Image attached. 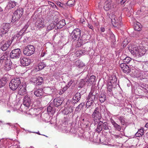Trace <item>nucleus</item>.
Listing matches in <instances>:
<instances>
[{
    "label": "nucleus",
    "instance_id": "aec40b11",
    "mask_svg": "<svg viewBox=\"0 0 148 148\" xmlns=\"http://www.w3.org/2000/svg\"><path fill=\"white\" fill-rule=\"evenodd\" d=\"M81 97L80 93H76V94L73 98V101L72 102L73 103H77L80 100Z\"/></svg>",
    "mask_w": 148,
    "mask_h": 148
},
{
    "label": "nucleus",
    "instance_id": "338daca9",
    "mask_svg": "<svg viewBox=\"0 0 148 148\" xmlns=\"http://www.w3.org/2000/svg\"><path fill=\"white\" fill-rule=\"evenodd\" d=\"M50 3H51V7H52L53 8H55V7L56 8H57V6H56V5L54 4L53 3V2H49Z\"/></svg>",
    "mask_w": 148,
    "mask_h": 148
},
{
    "label": "nucleus",
    "instance_id": "3c124183",
    "mask_svg": "<svg viewBox=\"0 0 148 148\" xmlns=\"http://www.w3.org/2000/svg\"><path fill=\"white\" fill-rule=\"evenodd\" d=\"M19 91L21 92H25L26 91V87L25 86H22L19 90Z\"/></svg>",
    "mask_w": 148,
    "mask_h": 148
},
{
    "label": "nucleus",
    "instance_id": "6e6552de",
    "mask_svg": "<svg viewBox=\"0 0 148 148\" xmlns=\"http://www.w3.org/2000/svg\"><path fill=\"white\" fill-rule=\"evenodd\" d=\"M23 12V10L22 8H19L16 10L14 12L12 17V19L16 21L18 20L22 16Z\"/></svg>",
    "mask_w": 148,
    "mask_h": 148
},
{
    "label": "nucleus",
    "instance_id": "b1692460",
    "mask_svg": "<svg viewBox=\"0 0 148 148\" xmlns=\"http://www.w3.org/2000/svg\"><path fill=\"white\" fill-rule=\"evenodd\" d=\"M95 76L94 75H92L90 76V79L88 81V79H86L87 80V83L88 85H91L92 84H94L95 80Z\"/></svg>",
    "mask_w": 148,
    "mask_h": 148
},
{
    "label": "nucleus",
    "instance_id": "9d476101",
    "mask_svg": "<svg viewBox=\"0 0 148 148\" xmlns=\"http://www.w3.org/2000/svg\"><path fill=\"white\" fill-rule=\"evenodd\" d=\"M21 51L20 49L17 48L12 50L10 54V56L12 59L19 58L21 55Z\"/></svg>",
    "mask_w": 148,
    "mask_h": 148
},
{
    "label": "nucleus",
    "instance_id": "a19ab883",
    "mask_svg": "<svg viewBox=\"0 0 148 148\" xmlns=\"http://www.w3.org/2000/svg\"><path fill=\"white\" fill-rule=\"evenodd\" d=\"M84 105V103H80L76 108L75 110L77 111H78L82 109Z\"/></svg>",
    "mask_w": 148,
    "mask_h": 148
},
{
    "label": "nucleus",
    "instance_id": "680f3d73",
    "mask_svg": "<svg viewBox=\"0 0 148 148\" xmlns=\"http://www.w3.org/2000/svg\"><path fill=\"white\" fill-rule=\"evenodd\" d=\"M74 82V80H71L69 82L67 85L68 87H69Z\"/></svg>",
    "mask_w": 148,
    "mask_h": 148
},
{
    "label": "nucleus",
    "instance_id": "c85d7f7f",
    "mask_svg": "<svg viewBox=\"0 0 148 148\" xmlns=\"http://www.w3.org/2000/svg\"><path fill=\"white\" fill-rule=\"evenodd\" d=\"M10 27V24L8 23H4L3 24L2 28L5 29L6 32H8V30Z\"/></svg>",
    "mask_w": 148,
    "mask_h": 148
},
{
    "label": "nucleus",
    "instance_id": "58836bf2",
    "mask_svg": "<svg viewBox=\"0 0 148 148\" xmlns=\"http://www.w3.org/2000/svg\"><path fill=\"white\" fill-rule=\"evenodd\" d=\"M114 86L111 83L108 82L107 84V88L109 92H111L112 91V90Z\"/></svg>",
    "mask_w": 148,
    "mask_h": 148
},
{
    "label": "nucleus",
    "instance_id": "f3484780",
    "mask_svg": "<svg viewBox=\"0 0 148 148\" xmlns=\"http://www.w3.org/2000/svg\"><path fill=\"white\" fill-rule=\"evenodd\" d=\"M109 83H111L112 84L115 86L117 84V79L115 75L111 76L108 82Z\"/></svg>",
    "mask_w": 148,
    "mask_h": 148
},
{
    "label": "nucleus",
    "instance_id": "ea45409f",
    "mask_svg": "<svg viewBox=\"0 0 148 148\" xmlns=\"http://www.w3.org/2000/svg\"><path fill=\"white\" fill-rule=\"evenodd\" d=\"M122 70L125 73H130V69L129 66L127 65L125 66Z\"/></svg>",
    "mask_w": 148,
    "mask_h": 148
},
{
    "label": "nucleus",
    "instance_id": "6ab92c4d",
    "mask_svg": "<svg viewBox=\"0 0 148 148\" xmlns=\"http://www.w3.org/2000/svg\"><path fill=\"white\" fill-rule=\"evenodd\" d=\"M110 121L112 124L115 129L118 131H120L121 130V126L118 124L112 118H111Z\"/></svg>",
    "mask_w": 148,
    "mask_h": 148
},
{
    "label": "nucleus",
    "instance_id": "72a5a7b5",
    "mask_svg": "<svg viewBox=\"0 0 148 148\" xmlns=\"http://www.w3.org/2000/svg\"><path fill=\"white\" fill-rule=\"evenodd\" d=\"M46 66V64L44 62H41L39 63L38 64V67L39 70H41Z\"/></svg>",
    "mask_w": 148,
    "mask_h": 148
},
{
    "label": "nucleus",
    "instance_id": "774afa93",
    "mask_svg": "<svg viewBox=\"0 0 148 148\" xmlns=\"http://www.w3.org/2000/svg\"><path fill=\"white\" fill-rule=\"evenodd\" d=\"M69 87L68 86L66 85L65 87L63 88L62 90V91L64 92Z\"/></svg>",
    "mask_w": 148,
    "mask_h": 148
},
{
    "label": "nucleus",
    "instance_id": "5fc2aeb1",
    "mask_svg": "<svg viewBox=\"0 0 148 148\" xmlns=\"http://www.w3.org/2000/svg\"><path fill=\"white\" fill-rule=\"evenodd\" d=\"M97 92V87L94 86H92L91 88V90L90 92Z\"/></svg>",
    "mask_w": 148,
    "mask_h": 148
},
{
    "label": "nucleus",
    "instance_id": "c756f323",
    "mask_svg": "<svg viewBox=\"0 0 148 148\" xmlns=\"http://www.w3.org/2000/svg\"><path fill=\"white\" fill-rule=\"evenodd\" d=\"M75 64L79 68L83 67L84 65V63L79 60L76 61L75 62Z\"/></svg>",
    "mask_w": 148,
    "mask_h": 148
},
{
    "label": "nucleus",
    "instance_id": "5701e85b",
    "mask_svg": "<svg viewBox=\"0 0 148 148\" xmlns=\"http://www.w3.org/2000/svg\"><path fill=\"white\" fill-rule=\"evenodd\" d=\"M71 103H70L69 106L64 109L65 114L67 115L68 114L72 112L73 111V107L71 106Z\"/></svg>",
    "mask_w": 148,
    "mask_h": 148
},
{
    "label": "nucleus",
    "instance_id": "a211bd4d",
    "mask_svg": "<svg viewBox=\"0 0 148 148\" xmlns=\"http://www.w3.org/2000/svg\"><path fill=\"white\" fill-rule=\"evenodd\" d=\"M65 20L63 19L56 23L57 29H60L66 25Z\"/></svg>",
    "mask_w": 148,
    "mask_h": 148
},
{
    "label": "nucleus",
    "instance_id": "f257e3e1",
    "mask_svg": "<svg viewBox=\"0 0 148 148\" xmlns=\"http://www.w3.org/2000/svg\"><path fill=\"white\" fill-rule=\"evenodd\" d=\"M128 48L132 54L135 56L141 57L143 56L146 51L144 47H136L134 45H129Z\"/></svg>",
    "mask_w": 148,
    "mask_h": 148
},
{
    "label": "nucleus",
    "instance_id": "cd10ccee",
    "mask_svg": "<svg viewBox=\"0 0 148 148\" xmlns=\"http://www.w3.org/2000/svg\"><path fill=\"white\" fill-rule=\"evenodd\" d=\"M103 129V122L100 121L98 123V125L97 128V131L98 132H100Z\"/></svg>",
    "mask_w": 148,
    "mask_h": 148
},
{
    "label": "nucleus",
    "instance_id": "f8f14e48",
    "mask_svg": "<svg viewBox=\"0 0 148 148\" xmlns=\"http://www.w3.org/2000/svg\"><path fill=\"white\" fill-rule=\"evenodd\" d=\"M44 20L43 18H40L37 20L35 23V26L36 29H39L44 27Z\"/></svg>",
    "mask_w": 148,
    "mask_h": 148
},
{
    "label": "nucleus",
    "instance_id": "0e129e2a",
    "mask_svg": "<svg viewBox=\"0 0 148 148\" xmlns=\"http://www.w3.org/2000/svg\"><path fill=\"white\" fill-rule=\"evenodd\" d=\"M138 95H135V97L137 99L138 98H142V96L139 95L140 94V93H138Z\"/></svg>",
    "mask_w": 148,
    "mask_h": 148
},
{
    "label": "nucleus",
    "instance_id": "603ef678",
    "mask_svg": "<svg viewBox=\"0 0 148 148\" xmlns=\"http://www.w3.org/2000/svg\"><path fill=\"white\" fill-rule=\"evenodd\" d=\"M42 89L41 88H37L35 89L34 90V92H42Z\"/></svg>",
    "mask_w": 148,
    "mask_h": 148
},
{
    "label": "nucleus",
    "instance_id": "2f4dec72",
    "mask_svg": "<svg viewBox=\"0 0 148 148\" xmlns=\"http://www.w3.org/2000/svg\"><path fill=\"white\" fill-rule=\"evenodd\" d=\"M16 4V3L14 1H10L8 5L9 6V9H11L14 7Z\"/></svg>",
    "mask_w": 148,
    "mask_h": 148
},
{
    "label": "nucleus",
    "instance_id": "de8ad7c7",
    "mask_svg": "<svg viewBox=\"0 0 148 148\" xmlns=\"http://www.w3.org/2000/svg\"><path fill=\"white\" fill-rule=\"evenodd\" d=\"M85 53V51L84 50H79L77 51V53L79 54V55H82L83 54H84Z\"/></svg>",
    "mask_w": 148,
    "mask_h": 148
},
{
    "label": "nucleus",
    "instance_id": "39448f33",
    "mask_svg": "<svg viewBox=\"0 0 148 148\" xmlns=\"http://www.w3.org/2000/svg\"><path fill=\"white\" fill-rule=\"evenodd\" d=\"M81 30L78 28L75 29L72 32L69 37L71 40L74 41L80 38L81 34Z\"/></svg>",
    "mask_w": 148,
    "mask_h": 148
},
{
    "label": "nucleus",
    "instance_id": "69168bd1",
    "mask_svg": "<svg viewBox=\"0 0 148 148\" xmlns=\"http://www.w3.org/2000/svg\"><path fill=\"white\" fill-rule=\"evenodd\" d=\"M6 102L5 100V99H2L0 101V103L1 104L5 103Z\"/></svg>",
    "mask_w": 148,
    "mask_h": 148
},
{
    "label": "nucleus",
    "instance_id": "4c0bfd02",
    "mask_svg": "<svg viewBox=\"0 0 148 148\" xmlns=\"http://www.w3.org/2000/svg\"><path fill=\"white\" fill-rule=\"evenodd\" d=\"M55 24L54 23H52L50 24L47 27V31H49L53 29L55 27Z\"/></svg>",
    "mask_w": 148,
    "mask_h": 148
},
{
    "label": "nucleus",
    "instance_id": "dca6fc26",
    "mask_svg": "<svg viewBox=\"0 0 148 148\" xmlns=\"http://www.w3.org/2000/svg\"><path fill=\"white\" fill-rule=\"evenodd\" d=\"M21 31L17 32L14 36L12 38V41L16 40V41L18 42L20 39L21 38V36L23 34Z\"/></svg>",
    "mask_w": 148,
    "mask_h": 148
},
{
    "label": "nucleus",
    "instance_id": "8fccbe9b",
    "mask_svg": "<svg viewBox=\"0 0 148 148\" xmlns=\"http://www.w3.org/2000/svg\"><path fill=\"white\" fill-rule=\"evenodd\" d=\"M56 4H57L58 6L61 8H64L65 6V5L64 4L62 3H61L59 1H57L56 2Z\"/></svg>",
    "mask_w": 148,
    "mask_h": 148
},
{
    "label": "nucleus",
    "instance_id": "412c9836",
    "mask_svg": "<svg viewBox=\"0 0 148 148\" xmlns=\"http://www.w3.org/2000/svg\"><path fill=\"white\" fill-rule=\"evenodd\" d=\"M144 128L142 127H141L138 129V132L135 134V136L137 137L142 136L144 134Z\"/></svg>",
    "mask_w": 148,
    "mask_h": 148
},
{
    "label": "nucleus",
    "instance_id": "2eb2a0df",
    "mask_svg": "<svg viewBox=\"0 0 148 148\" xmlns=\"http://www.w3.org/2000/svg\"><path fill=\"white\" fill-rule=\"evenodd\" d=\"M31 101L29 97L27 95L25 96L23 99L24 105L27 107H29L31 104Z\"/></svg>",
    "mask_w": 148,
    "mask_h": 148
},
{
    "label": "nucleus",
    "instance_id": "4468645a",
    "mask_svg": "<svg viewBox=\"0 0 148 148\" xmlns=\"http://www.w3.org/2000/svg\"><path fill=\"white\" fill-rule=\"evenodd\" d=\"M143 72H140L136 69H132L130 71V73L134 77H138L141 76Z\"/></svg>",
    "mask_w": 148,
    "mask_h": 148
},
{
    "label": "nucleus",
    "instance_id": "c03bdc74",
    "mask_svg": "<svg viewBox=\"0 0 148 148\" xmlns=\"http://www.w3.org/2000/svg\"><path fill=\"white\" fill-rule=\"evenodd\" d=\"M75 0H70L66 4L69 6H73L75 5Z\"/></svg>",
    "mask_w": 148,
    "mask_h": 148
},
{
    "label": "nucleus",
    "instance_id": "473e14b6",
    "mask_svg": "<svg viewBox=\"0 0 148 148\" xmlns=\"http://www.w3.org/2000/svg\"><path fill=\"white\" fill-rule=\"evenodd\" d=\"M93 93H89L87 97V99L90 101H93L95 98V95L93 94Z\"/></svg>",
    "mask_w": 148,
    "mask_h": 148
},
{
    "label": "nucleus",
    "instance_id": "f03ea898",
    "mask_svg": "<svg viewBox=\"0 0 148 148\" xmlns=\"http://www.w3.org/2000/svg\"><path fill=\"white\" fill-rule=\"evenodd\" d=\"M0 63L4 66L5 70L9 71L11 69L12 62L8 57L7 52L3 53L0 58Z\"/></svg>",
    "mask_w": 148,
    "mask_h": 148
},
{
    "label": "nucleus",
    "instance_id": "864d4df0",
    "mask_svg": "<svg viewBox=\"0 0 148 148\" xmlns=\"http://www.w3.org/2000/svg\"><path fill=\"white\" fill-rule=\"evenodd\" d=\"M48 90H50V91L52 92H56L57 89L54 87H50L48 88Z\"/></svg>",
    "mask_w": 148,
    "mask_h": 148
},
{
    "label": "nucleus",
    "instance_id": "a878e982",
    "mask_svg": "<svg viewBox=\"0 0 148 148\" xmlns=\"http://www.w3.org/2000/svg\"><path fill=\"white\" fill-rule=\"evenodd\" d=\"M10 41L6 42L1 48L3 51H5L10 46Z\"/></svg>",
    "mask_w": 148,
    "mask_h": 148
},
{
    "label": "nucleus",
    "instance_id": "c9c22d12",
    "mask_svg": "<svg viewBox=\"0 0 148 148\" xmlns=\"http://www.w3.org/2000/svg\"><path fill=\"white\" fill-rule=\"evenodd\" d=\"M141 27L140 24L138 22H137L135 26L134 29L135 30L140 31L141 30Z\"/></svg>",
    "mask_w": 148,
    "mask_h": 148
},
{
    "label": "nucleus",
    "instance_id": "423d86ee",
    "mask_svg": "<svg viewBox=\"0 0 148 148\" xmlns=\"http://www.w3.org/2000/svg\"><path fill=\"white\" fill-rule=\"evenodd\" d=\"M35 49L32 45H28L23 49V54L26 56H29L32 55L34 52Z\"/></svg>",
    "mask_w": 148,
    "mask_h": 148
},
{
    "label": "nucleus",
    "instance_id": "79ce46f5",
    "mask_svg": "<svg viewBox=\"0 0 148 148\" xmlns=\"http://www.w3.org/2000/svg\"><path fill=\"white\" fill-rule=\"evenodd\" d=\"M106 96L104 94L101 95L99 98V100L101 102H103L106 99Z\"/></svg>",
    "mask_w": 148,
    "mask_h": 148
},
{
    "label": "nucleus",
    "instance_id": "4be33fe9",
    "mask_svg": "<svg viewBox=\"0 0 148 148\" xmlns=\"http://www.w3.org/2000/svg\"><path fill=\"white\" fill-rule=\"evenodd\" d=\"M63 102V101L60 98L55 99L53 101L54 105L55 106L58 107L61 105Z\"/></svg>",
    "mask_w": 148,
    "mask_h": 148
},
{
    "label": "nucleus",
    "instance_id": "a18cd8bd",
    "mask_svg": "<svg viewBox=\"0 0 148 148\" xmlns=\"http://www.w3.org/2000/svg\"><path fill=\"white\" fill-rule=\"evenodd\" d=\"M29 26V25L28 24V23L26 24L20 31L22 32L23 33L27 31Z\"/></svg>",
    "mask_w": 148,
    "mask_h": 148
},
{
    "label": "nucleus",
    "instance_id": "7c9ffc66",
    "mask_svg": "<svg viewBox=\"0 0 148 148\" xmlns=\"http://www.w3.org/2000/svg\"><path fill=\"white\" fill-rule=\"evenodd\" d=\"M123 56H122L121 57V59H122L123 60V62L125 63L128 64L131 60V58L128 57H126L125 58L123 59Z\"/></svg>",
    "mask_w": 148,
    "mask_h": 148
},
{
    "label": "nucleus",
    "instance_id": "1a4fd4ad",
    "mask_svg": "<svg viewBox=\"0 0 148 148\" xmlns=\"http://www.w3.org/2000/svg\"><path fill=\"white\" fill-rule=\"evenodd\" d=\"M30 82L34 85H40L43 82V79L42 77L34 76L31 79Z\"/></svg>",
    "mask_w": 148,
    "mask_h": 148
},
{
    "label": "nucleus",
    "instance_id": "e2e57ef3",
    "mask_svg": "<svg viewBox=\"0 0 148 148\" xmlns=\"http://www.w3.org/2000/svg\"><path fill=\"white\" fill-rule=\"evenodd\" d=\"M62 130L63 132H68L69 130L67 131V127H66L64 126L62 128Z\"/></svg>",
    "mask_w": 148,
    "mask_h": 148
},
{
    "label": "nucleus",
    "instance_id": "49530a36",
    "mask_svg": "<svg viewBox=\"0 0 148 148\" xmlns=\"http://www.w3.org/2000/svg\"><path fill=\"white\" fill-rule=\"evenodd\" d=\"M118 119L119 120L121 124L123 125H125V119L123 116H120Z\"/></svg>",
    "mask_w": 148,
    "mask_h": 148
},
{
    "label": "nucleus",
    "instance_id": "bf43d9fd",
    "mask_svg": "<svg viewBox=\"0 0 148 148\" xmlns=\"http://www.w3.org/2000/svg\"><path fill=\"white\" fill-rule=\"evenodd\" d=\"M28 38L27 37H25L24 38L23 40V42L24 45H25L28 42Z\"/></svg>",
    "mask_w": 148,
    "mask_h": 148
},
{
    "label": "nucleus",
    "instance_id": "37998d69",
    "mask_svg": "<svg viewBox=\"0 0 148 148\" xmlns=\"http://www.w3.org/2000/svg\"><path fill=\"white\" fill-rule=\"evenodd\" d=\"M77 39L78 41L77 42L76 46L78 47H80L84 44L83 42V40L82 39L80 38Z\"/></svg>",
    "mask_w": 148,
    "mask_h": 148
},
{
    "label": "nucleus",
    "instance_id": "9b49d317",
    "mask_svg": "<svg viewBox=\"0 0 148 148\" xmlns=\"http://www.w3.org/2000/svg\"><path fill=\"white\" fill-rule=\"evenodd\" d=\"M114 8V3L112 0H106L104 3V9L106 11L112 10Z\"/></svg>",
    "mask_w": 148,
    "mask_h": 148
},
{
    "label": "nucleus",
    "instance_id": "052dcab7",
    "mask_svg": "<svg viewBox=\"0 0 148 148\" xmlns=\"http://www.w3.org/2000/svg\"><path fill=\"white\" fill-rule=\"evenodd\" d=\"M126 65H127L126 64L124 63L121 64H120V66L121 69V70H122L124 67Z\"/></svg>",
    "mask_w": 148,
    "mask_h": 148
},
{
    "label": "nucleus",
    "instance_id": "bb28decb",
    "mask_svg": "<svg viewBox=\"0 0 148 148\" xmlns=\"http://www.w3.org/2000/svg\"><path fill=\"white\" fill-rule=\"evenodd\" d=\"M87 80L86 79H81L78 85V87L79 88H82L87 83Z\"/></svg>",
    "mask_w": 148,
    "mask_h": 148
},
{
    "label": "nucleus",
    "instance_id": "20e7f679",
    "mask_svg": "<svg viewBox=\"0 0 148 148\" xmlns=\"http://www.w3.org/2000/svg\"><path fill=\"white\" fill-rule=\"evenodd\" d=\"M21 79H22V78L19 77L12 79L9 83L10 89L13 90H16L21 83Z\"/></svg>",
    "mask_w": 148,
    "mask_h": 148
},
{
    "label": "nucleus",
    "instance_id": "0eeeda50",
    "mask_svg": "<svg viewBox=\"0 0 148 148\" xmlns=\"http://www.w3.org/2000/svg\"><path fill=\"white\" fill-rule=\"evenodd\" d=\"M92 117L95 122L100 120L101 118V115L99 108H95L92 115Z\"/></svg>",
    "mask_w": 148,
    "mask_h": 148
},
{
    "label": "nucleus",
    "instance_id": "09e8293b",
    "mask_svg": "<svg viewBox=\"0 0 148 148\" xmlns=\"http://www.w3.org/2000/svg\"><path fill=\"white\" fill-rule=\"evenodd\" d=\"M0 31V36L1 37H3V35L5 34L7 32H6V31L2 28L1 29Z\"/></svg>",
    "mask_w": 148,
    "mask_h": 148
},
{
    "label": "nucleus",
    "instance_id": "4d7b16f0",
    "mask_svg": "<svg viewBox=\"0 0 148 148\" xmlns=\"http://www.w3.org/2000/svg\"><path fill=\"white\" fill-rule=\"evenodd\" d=\"M34 94L37 97H42V96L43 93H34Z\"/></svg>",
    "mask_w": 148,
    "mask_h": 148
},
{
    "label": "nucleus",
    "instance_id": "7ed1b4c3",
    "mask_svg": "<svg viewBox=\"0 0 148 148\" xmlns=\"http://www.w3.org/2000/svg\"><path fill=\"white\" fill-rule=\"evenodd\" d=\"M115 12L114 11L112 13H110V14L109 16L110 19L111 20L112 23L114 27H117L116 25V24L118 27H119V25H120L121 22V17L120 16H117L115 14Z\"/></svg>",
    "mask_w": 148,
    "mask_h": 148
},
{
    "label": "nucleus",
    "instance_id": "f704fd0d",
    "mask_svg": "<svg viewBox=\"0 0 148 148\" xmlns=\"http://www.w3.org/2000/svg\"><path fill=\"white\" fill-rule=\"evenodd\" d=\"M7 82L6 79L4 78H3L0 79V88L4 86Z\"/></svg>",
    "mask_w": 148,
    "mask_h": 148
},
{
    "label": "nucleus",
    "instance_id": "13d9d810",
    "mask_svg": "<svg viewBox=\"0 0 148 148\" xmlns=\"http://www.w3.org/2000/svg\"><path fill=\"white\" fill-rule=\"evenodd\" d=\"M53 109V108L49 106H48L47 108V111L48 112H50Z\"/></svg>",
    "mask_w": 148,
    "mask_h": 148
},
{
    "label": "nucleus",
    "instance_id": "393cba45",
    "mask_svg": "<svg viewBox=\"0 0 148 148\" xmlns=\"http://www.w3.org/2000/svg\"><path fill=\"white\" fill-rule=\"evenodd\" d=\"M28 7L30 9H34L35 6V1L33 0H27Z\"/></svg>",
    "mask_w": 148,
    "mask_h": 148
},
{
    "label": "nucleus",
    "instance_id": "e433bc0d",
    "mask_svg": "<svg viewBox=\"0 0 148 148\" xmlns=\"http://www.w3.org/2000/svg\"><path fill=\"white\" fill-rule=\"evenodd\" d=\"M110 127L107 122L103 123V129L105 130H109V128Z\"/></svg>",
    "mask_w": 148,
    "mask_h": 148
},
{
    "label": "nucleus",
    "instance_id": "6e6d98bb",
    "mask_svg": "<svg viewBox=\"0 0 148 148\" xmlns=\"http://www.w3.org/2000/svg\"><path fill=\"white\" fill-rule=\"evenodd\" d=\"M87 99L88 100V101H87L86 105V106H88V107H87V108H88L92 104V101H89L88 100V99Z\"/></svg>",
    "mask_w": 148,
    "mask_h": 148
},
{
    "label": "nucleus",
    "instance_id": "ddd939ff",
    "mask_svg": "<svg viewBox=\"0 0 148 148\" xmlns=\"http://www.w3.org/2000/svg\"><path fill=\"white\" fill-rule=\"evenodd\" d=\"M20 61L21 64L23 66H27L29 65L30 63L31 60L29 58L21 57Z\"/></svg>",
    "mask_w": 148,
    "mask_h": 148
}]
</instances>
